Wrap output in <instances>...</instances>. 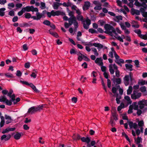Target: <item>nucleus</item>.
<instances>
[{"mask_svg":"<svg viewBox=\"0 0 147 147\" xmlns=\"http://www.w3.org/2000/svg\"><path fill=\"white\" fill-rule=\"evenodd\" d=\"M104 28L106 30L105 33L108 34L111 36H113V34H114L116 32L115 28L110 24H105L104 26Z\"/></svg>","mask_w":147,"mask_h":147,"instance_id":"nucleus-1","label":"nucleus"},{"mask_svg":"<svg viewBox=\"0 0 147 147\" xmlns=\"http://www.w3.org/2000/svg\"><path fill=\"white\" fill-rule=\"evenodd\" d=\"M43 107V105H39L37 107L33 106L28 109V113H31L32 114L34 112H37L42 109Z\"/></svg>","mask_w":147,"mask_h":147,"instance_id":"nucleus-2","label":"nucleus"},{"mask_svg":"<svg viewBox=\"0 0 147 147\" xmlns=\"http://www.w3.org/2000/svg\"><path fill=\"white\" fill-rule=\"evenodd\" d=\"M69 24L71 26L73 24H74L75 29H76L78 26V23L76 21V18L74 16H73V18H69L68 20Z\"/></svg>","mask_w":147,"mask_h":147,"instance_id":"nucleus-3","label":"nucleus"},{"mask_svg":"<svg viewBox=\"0 0 147 147\" xmlns=\"http://www.w3.org/2000/svg\"><path fill=\"white\" fill-rule=\"evenodd\" d=\"M141 96V93L140 92H138L136 90H134L133 93L131 94V97L133 99H138Z\"/></svg>","mask_w":147,"mask_h":147,"instance_id":"nucleus-4","label":"nucleus"},{"mask_svg":"<svg viewBox=\"0 0 147 147\" xmlns=\"http://www.w3.org/2000/svg\"><path fill=\"white\" fill-rule=\"evenodd\" d=\"M138 104L139 105V108L142 109L144 108V106H147V100L142 99L139 101L138 102Z\"/></svg>","mask_w":147,"mask_h":147,"instance_id":"nucleus-5","label":"nucleus"},{"mask_svg":"<svg viewBox=\"0 0 147 147\" xmlns=\"http://www.w3.org/2000/svg\"><path fill=\"white\" fill-rule=\"evenodd\" d=\"M135 1L134 5L137 7H143L146 8V4H145L144 3H140L138 1V0H134Z\"/></svg>","mask_w":147,"mask_h":147,"instance_id":"nucleus-6","label":"nucleus"},{"mask_svg":"<svg viewBox=\"0 0 147 147\" xmlns=\"http://www.w3.org/2000/svg\"><path fill=\"white\" fill-rule=\"evenodd\" d=\"M86 25L84 22H83V26L84 28L86 29H88L89 27V26L91 24V20L89 19H87L86 21Z\"/></svg>","mask_w":147,"mask_h":147,"instance_id":"nucleus-7","label":"nucleus"},{"mask_svg":"<svg viewBox=\"0 0 147 147\" xmlns=\"http://www.w3.org/2000/svg\"><path fill=\"white\" fill-rule=\"evenodd\" d=\"M90 42H89V44H85V45H89L91 47L92 46H94L96 47H97L98 48L100 49L101 48V44L98 43H91Z\"/></svg>","mask_w":147,"mask_h":147,"instance_id":"nucleus-8","label":"nucleus"},{"mask_svg":"<svg viewBox=\"0 0 147 147\" xmlns=\"http://www.w3.org/2000/svg\"><path fill=\"white\" fill-rule=\"evenodd\" d=\"M147 5L146 4V8L141 7L140 9V10L141 12L142 13V15L143 17H147V12H145V9L147 8Z\"/></svg>","mask_w":147,"mask_h":147,"instance_id":"nucleus-9","label":"nucleus"},{"mask_svg":"<svg viewBox=\"0 0 147 147\" xmlns=\"http://www.w3.org/2000/svg\"><path fill=\"white\" fill-rule=\"evenodd\" d=\"M140 10L135 9L133 8H132L131 10V13L133 15H134L135 14H136L137 15H140Z\"/></svg>","mask_w":147,"mask_h":147,"instance_id":"nucleus-10","label":"nucleus"},{"mask_svg":"<svg viewBox=\"0 0 147 147\" xmlns=\"http://www.w3.org/2000/svg\"><path fill=\"white\" fill-rule=\"evenodd\" d=\"M90 3L89 1H86L85 2L84 6L83 7V9L84 11L88 10L90 6Z\"/></svg>","mask_w":147,"mask_h":147,"instance_id":"nucleus-11","label":"nucleus"},{"mask_svg":"<svg viewBox=\"0 0 147 147\" xmlns=\"http://www.w3.org/2000/svg\"><path fill=\"white\" fill-rule=\"evenodd\" d=\"M11 137L10 134H8L7 136L4 134L1 137V140H4L5 141H7L9 140Z\"/></svg>","mask_w":147,"mask_h":147,"instance_id":"nucleus-12","label":"nucleus"},{"mask_svg":"<svg viewBox=\"0 0 147 147\" xmlns=\"http://www.w3.org/2000/svg\"><path fill=\"white\" fill-rule=\"evenodd\" d=\"M129 78H130L129 77V76L128 75H125L123 78L125 82V86H127L129 84Z\"/></svg>","mask_w":147,"mask_h":147,"instance_id":"nucleus-13","label":"nucleus"},{"mask_svg":"<svg viewBox=\"0 0 147 147\" xmlns=\"http://www.w3.org/2000/svg\"><path fill=\"white\" fill-rule=\"evenodd\" d=\"M34 8V7L33 6H27L23 8V9L24 11L25 12L26 11L27 12H30V11H32V9Z\"/></svg>","mask_w":147,"mask_h":147,"instance_id":"nucleus-14","label":"nucleus"},{"mask_svg":"<svg viewBox=\"0 0 147 147\" xmlns=\"http://www.w3.org/2000/svg\"><path fill=\"white\" fill-rule=\"evenodd\" d=\"M23 134L22 133H19L18 132H16V134L14 135V138L16 140H19L21 136V134Z\"/></svg>","mask_w":147,"mask_h":147,"instance_id":"nucleus-15","label":"nucleus"},{"mask_svg":"<svg viewBox=\"0 0 147 147\" xmlns=\"http://www.w3.org/2000/svg\"><path fill=\"white\" fill-rule=\"evenodd\" d=\"M81 140L82 142H86L88 144H89L90 141V139L88 137L86 138L83 137L81 138Z\"/></svg>","mask_w":147,"mask_h":147,"instance_id":"nucleus-16","label":"nucleus"},{"mask_svg":"<svg viewBox=\"0 0 147 147\" xmlns=\"http://www.w3.org/2000/svg\"><path fill=\"white\" fill-rule=\"evenodd\" d=\"M115 76H113V78L111 79L113 81V82L115 81L118 84H120L121 82V78H115Z\"/></svg>","mask_w":147,"mask_h":147,"instance_id":"nucleus-17","label":"nucleus"},{"mask_svg":"<svg viewBox=\"0 0 147 147\" xmlns=\"http://www.w3.org/2000/svg\"><path fill=\"white\" fill-rule=\"evenodd\" d=\"M95 62L101 68V57L97 58L95 60Z\"/></svg>","mask_w":147,"mask_h":147,"instance_id":"nucleus-18","label":"nucleus"},{"mask_svg":"<svg viewBox=\"0 0 147 147\" xmlns=\"http://www.w3.org/2000/svg\"><path fill=\"white\" fill-rule=\"evenodd\" d=\"M125 67L127 69H128L130 71H131L133 70L132 69L133 65L130 64H126Z\"/></svg>","mask_w":147,"mask_h":147,"instance_id":"nucleus-19","label":"nucleus"},{"mask_svg":"<svg viewBox=\"0 0 147 147\" xmlns=\"http://www.w3.org/2000/svg\"><path fill=\"white\" fill-rule=\"evenodd\" d=\"M117 34L116 32L115 34H114V35H113V36L115 37V38H117L120 42H123V39L120 36H117Z\"/></svg>","mask_w":147,"mask_h":147,"instance_id":"nucleus-20","label":"nucleus"},{"mask_svg":"<svg viewBox=\"0 0 147 147\" xmlns=\"http://www.w3.org/2000/svg\"><path fill=\"white\" fill-rule=\"evenodd\" d=\"M51 29H50L48 31L49 33L54 37L56 38H58L59 37V35L56 32H53L51 31Z\"/></svg>","mask_w":147,"mask_h":147,"instance_id":"nucleus-21","label":"nucleus"},{"mask_svg":"<svg viewBox=\"0 0 147 147\" xmlns=\"http://www.w3.org/2000/svg\"><path fill=\"white\" fill-rule=\"evenodd\" d=\"M112 115L113 118V119H114L116 121L118 120L117 114L115 111L112 112Z\"/></svg>","mask_w":147,"mask_h":147,"instance_id":"nucleus-22","label":"nucleus"},{"mask_svg":"<svg viewBox=\"0 0 147 147\" xmlns=\"http://www.w3.org/2000/svg\"><path fill=\"white\" fill-rule=\"evenodd\" d=\"M77 20L79 21H81L82 22H85V21L84 20V18L82 15H78L77 16Z\"/></svg>","mask_w":147,"mask_h":147,"instance_id":"nucleus-23","label":"nucleus"},{"mask_svg":"<svg viewBox=\"0 0 147 147\" xmlns=\"http://www.w3.org/2000/svg\"><path fill=\"white\" fill-rule=\"evenodd\" d=\"M5 9H6L4 7L0 8V16H4L5 13L4 11Z\"/></svg>","mask_w":147,"mask_h":147,"instance_id":"nucleus-24","label":"nucleus"},{"mask_svg":"<svg viewBox=\"0 0 147 147\" xmlns=\"http://www.w3.org/2000/svg\"><path fill=\"white\" fill-rule=\"evenodd\" d=\"M124 99L127 101L129 104H131L132 103V101L131 100L130 97L128 96H125L124 97Z\"/></svg>","mask_w":147,"mask_h":147,"instance_id":"nucleus-25","label":"nucleus"},{"mask_svg":"<svg viewBox=\"0 0 147 147\" xmlns=\"http://www.w3.org/2000/svg\"><path fill=\"white\" fill-rule=\"evenodd\" d=\"M7 99L5 96L3 95L1 96V97L0 96V102H5Z\"/></svg>","mask_w":147,"mask_h":147,"instance_id":"nucleus-26","label":"nucleus"},{"mask_svg":"<svg viewBox=\"0 0 147 147\" xmlns=\"http://www.w3.org/2000/svg\"><path fill=\"white\" fill-rule=\"evenodd\" d=\"M56 16H58L59 15L64 16L65 15V13L61 11H56Z\"/></svg>","mask_w":147,"mask_h":147,"instance_id":"nucleus-27","label":"nucleus"},{"mask_svg":"<svg viewBox=\"0 0 147 147\" xmlns=\"http://www.w3.org/2000/svg\"><path fill=\"white\" fill-rule=\"evenodd\" d=\"M132 89V87L131 86H129L128 89L127 90V95H129L131 93Z\"/></svg>","mask_w":147,"mask_h":147,"instance_id":"nucleus-28","label":"nucleus"},{"mask_svg":"<svg viewBox=\"0 0 147 147\" xmlns=\"http://www.w3.org/2000/svg\"><path fill=\"white\" fill-rule=\"evenodd\" d=\"M57 3V2H54L52 5V6L53 9L56 10L58 9L59 7V5H58Z\"/></svg>","mask_w":147,"mask_h":147,"instance_id":"nucleus-29","label":"nucleus"},{"mask_svg":"<svg viewBox=\"0 0 147 147\" xmlns=\"http://www.w3.org/2000/svg\"><path fill=\"white\" fill-rule=\"evenodd\" d=\"M137 103L136 102H134L133 103V105L134 106V109L135 110H137L138 109L139 107L138 105L139 106V105H137Z\"/></svg>","mask_w":147,"mask_h":147,"instance_id":"nucleus-30","label":"nucleus"},{"mask_svg":"<svg viewBox=\"0 0 147 147\" xmlns=\"http://www.w3.org/2000/svg\"><path fill=\"white\" fill-rule=\"evenodd\" d=\"M114 120V119H113L112 117H111L110 123L112 127H113L116 124Z\"/></svg>","mask_w":147,"mask_h":147,"instance_id":"nucleus-31","label":"nucleus"},{"mask_svg":"<svg viewBox=\"0 0 147 147\" xmlns=\"http://www.w3.org/2000/svg\"><path fill=\"white\" fill-rule=\"evenodd\" d=\"M135 140L136 141V144H139L142 141V139L141 137H138L136 139V138H135Z\"/></svg>","mask_w":147,"mask_h":147,"instance_id":"nucleus-32","label":"nucleus"},{"mask_svg":"<svg viewBox=\"0 0 147 147\" xmlns=\"http://www.w3.org/2000/svg\"><path fill=\"white\" fill-rule=\"evenodd\" d=\"M119 95L118 93H117L116 95V100L117 101V103L118 104H119L120 102V99H121V96H120L119 98H118Z\"/></svg>","mask_w":147,"mask_h":147,"instance_id":"nucleus-33","label":"nucleus"},{"mask_svg":"<svg viewBox=\"0 0 147 147\" xmlns=\"http://www.w3.org/2000/svg\"><path fill=\"white\" fill-rule=\"evenodd\" d=\"M139 37L142 39H144V40H147V34H146L145 35H140L139 36Z\"/></svg>","mask_w":147,"mask_h":147,"instance_id":"nucleus-34","label":"nucleus"},{"mask_svg":"<svg viewBox=\"0 0 147 147\" xmlns=\"http://www.w3.org/2000/svg\"><path fill=\"white\" fill-rule=\"evenodd\" d=\"M109 70L111 74H113L114 73V70L113 69V67L111 65H110L109 66Z\"/></svg>","mask_w":147,"mask_h":147,"instance_id":"nucleus-35","label":"nucleus"},{"mask_svg":"<svg viewBox=\"0 0 147 147\" xmlns=\"http://www.w3.org/2000/svg\"><path fill=\"white\" fill-rule=\"evenodd\" d=\"M133 106L132 105H130L129 107V109L128 110L127 113L128 114H131L133 112Z\"/></svg>","mask_w":147,"mask_h":147,"instance_id":"nucleus-36","label":"nucleus"},{"mask_svg":"<svg viewBox=\"0 0 147 147\" xmlns=\"http://www.w3.org/2000/svg\"><path fill=\"white\" fill-rule=\"evenodd\" d=\"M37 20H40L42 17V16H41V14L39 12H37L36 13Z\"/></svg>","mask_w":147,"mask_h":147,"instance_id":"nucleus-37","label":"nucleus"},{"mask_svg":"<svg viewBox=\"0 0 147 147\" xmlns=\"http://www.w3.org/2000/svg\"><path fill=\"white\" fill-rule=\"evenodd\" d=\"M124 104L123 103H121V105L119 106L117 108V111H120L124 107Z\"/></svg>","mask_w":147,"mask_h":147,"instance_id":"nucleus-38","label":"nucleus"},{"mask_svg":"<svg viewBox=\"0 0 147 147\" xmlns=\"http://www.w3.org/2000/svg\"><path fill=\"white\" fill-rule=\"evenodd\" d=\"M115 62L117 63V62H118L120 63H124V60L121 59H118L115 60Z\"/></svg>","mask_w":147,"mask_h":147,"instance_id":"nucleus-39","label":"nucleus"},{"mask_svg":"<svg viewBox=\"0 0 147 147\" xmlns=\"http://www.w3.org/2000/svg\"><path fill=\"white\" fill-rule=\"evenodd\" d=\"M43 24L48 26H50L51 22L50 21L47 20H45L43 22Z\"/></svg>","mask_w":147,"mask_h":147,"instance_id":"nucleus-40","label":"nucleus"},{"mask_svg":"<svg viewBox=\"0 0 147 147\" xmlns=\"http://www.w3.org/2000/svg\"><path fill=\"white\" fill-rule=\"evenodd\" d=\"M134 32L137 34L138 36L139 37V36L140 35H142L141 34V30L140 29H136L134 30Z\"/></svg>","mask_w":147,"mask_h":147,"instance_id":"nucleus-41","label":"nucleus"},{"mask_svg":"<svg viewBox=\"0 0 147 147\" xmlns=\"http://www.w3.org/2000/svg\"><path fill=\"white\" fill-rule=\"evenodd\" d=\"M5 75L7 77L9 78H13V76L12 74L9 73H6L5 74Z\"/></svg>","mask_w":147,"mask_h":147,"instance_id":"nucleus-42","label":"nucleus"},{"mask_svg":"<svg viewBox=\"0 0 147 147\" xmlns=\"http://www.w3.org/2000/svg\"><path fill=\"white\" fill-rule=\"evenodd\" d=\"M12 101L11 100H8V99L5 102L6 104L8 106H11L12 104Z\"/></svg>","mask_w":147,"mask_h":147,"instance_id":"nucleus-43","label":"nucleus"},{"mask_svg":"<svg viewBox=\"0 0 147 147\" xmlns=\"http://www.w3.org/2000/svg\"><path fill=\"white\" fill-rule=\"evenodd\" d=\"M89 32L91 34L97 33V31L96 30L92 28H90L88 30Z\"/></svg>","mask_w":147,"mask_h":147,"instance_id":"nucleus-44","label":"nucleus"},{"mask_svg":"<svg viewBox=\"0 0 147 147\" xmlns=\"http://www.w3.org/2000/svg\"><path fill=\"white\" fill-rule=\"evenodd\" d=\"M115 18L117 20H115L117 22H118L119 20H122V17L121 16H116Z\"/></svg>","mask_w":147,"mask_h":147,"instance_id":"nucleus-45","label":"nucleus"},{"mask_svg":"<svg viewBox=\"0 0 147 147\" xmlns=\"http://www.w3.org/2000/svg\"><path fill=\"white\" fill-rule=\"evenodd\" d=\"M81 137L79 134L75 135L74 137H73L74 139L76 140H79L81 139Z\"/></svg>","mask_w":147,"mask_h":147,"instance_id":"nucleus-46","label":"nucleus"},{"mask_svg":"<svg viewBox=\"0 0 147 147\" xmlns=\"http://www.w3.org/2000/svg\"><path fill=\"white\" fill-rule=\"evenodd\" d=\"M129 77L130 80L131 82H132L134 81V79L133 78V74L131 72H129Z\"/></svg>","mask_w":147,"mask_h":147,"instance_id":"nucleus-47","label":"nucleus"},{"mask_svg":"<svg viewBox=\"0 0 147 147\" xmlns=\"http://www.w3.org/2000/svg\"><path fill=\"white\" fill-rule=\"evenodd\" d=\"M140 90L142 92H144L146 91V88L145 86H142L140 88Z\"/></svg>","mask_w":147,"mask_h":147,"instance_id":"nucleus-48","label":"nucleus"},{"mask_svg":"<svg viewBox=\"0 0 147 147\" xmlns=\"http://www.w3.org/2000/svg\"><path fill=\"white\" fill-rule=\"evenodd\" d=\"M134 63L137 67H139V61L138 60H136L134 61Z\"/></svg>","mask_w":147,"mask_h":147,"instance_id":"nucleus-49","label":"nucleus"},{"mask_svg":"<svg viewBox=\"0 0 147 147\" xmlns=\"http://www.w3.org/2000/svg\"><path fill=\"white\" fill-rule=\"evenodd\" d=\"M25 18L27 19H29L31 18V15L29 13H26L25 14Z\"/></svg>","mask_w":147,"mask_h":147,"instance_id":"nucleus-50","label":"nucleus"},{"mask_svg":"<svg viewBox=\"0 0 147 147\" xmlns=\"http://www.w3.org/2000/svg\"><path fill=\"white\" fill-rule=\"evenodd\" d=\"M24 12V11L23 9V8H22L21 10L18 13V15L20 16H21Z\"/></svg>","mask_w":147,"mask_h":147,"instance_id":"nucleus-51","label":"nucleus"},{"mask_svg":"<svg viewBox=\"0 0 147 147\" xmlns=\"http://www.w3.org/2000/svg\"><path fill=\"white\" fill-rule=\"evenodd\" d=\"M94 9L95 10H100L101 9V5L99 4L96 5L94 7Z\"/></svg>","mask_w":147,"mask_h":147,"instance_id":"nucleus-52","label":"nucleus"},{"mask_svg":"<svg viewBox=\"0 0 147 147\" xmlns=\"http://www.w3.org/2000/svg\"><path fill=\"white\" fill-rule=\"evenodd\" d=\"M30 66V63L29 62L26 63L24 65V67L26 68H28Z\"/></svg>","mask_w":147,"mask_h":147,"instance_id":"nucleus-53","label":"nucleus"},{"mask_svg":"<svg viewBox=\"0 0 147 147\" xmlns=\"http://www.w3.org/2000/svg\"><path fill=\"white\" fill-rule=\"evenodd\" d=\"M144 125V122L143 120L139 121L138 123V125L141 127H142Z\"/></svg>","mask_w":147,"mask_h":147,"instance_id":"nucleus-54","label":"nucleus"},{"mask_svg":"<svg viewBox=\"0 0 147 147\" xmlns=\"http://www.w3.org/2000/svg\"><path fill=\"white\" fill-rule=\"evenodd\" d=\"M8 14L11 16H13L15 15L14 12L13 10H11L9 12Z\"/></svg>","mask_w":147,"mask_h":147,"instance_id":"nucleus-55","label":"nucleus"},{"mask_svg":"<svg viewBox=\"0 0 147 147\" xmlns=\"http://www.w3.org/2000/svg\"><path fill=\"white\" fill-rule=\"evenodd\" d=\"M101 70L102 72H106V68L105 67L103 66V63L102 62Z\"/></svg>","mask_w":147,"mask_h":147,"instance_id":"nucleus-56","label":"nucleus"},{"mask_svg":"<svg viewBox=\"0 0 147 147\" xmlns=\"http://www.w3.org/2000/svg\"><path fill=\"white\" fill-rule=\"evenodd\" d=\"M22 75V72L20 70H17L16 73V76L18 77H20Z\"/></svg>","mask_w":147,"mask_h":147,"instance_id":"nucleus-57","label":"nucleus"},{"mask_svg":"<svg viewBox=\"0 0 147 147\" xmlns=\"http://www.w3.org/2000/svg\"><path fill=\"white\" fill-rule=\"evenodd\" d=\"M128 122L130 128H132L133 127V125L134 124L133 122L131 121H128Z\"/></svg>","mask_w":147,"mask_h":147,"instance_id":"nucleus-58","label":"nucleus"},{"mask_svg":"<svg viewBox=\"0 0 147 147\" xmlns=\"http://www.w3.org/2000/svg\"><path fill=\"white\" fill-rule=\"evenodd\" d=\"M107 84L108 87L110 88L111 87V83L110 80L109 79L107 80Z\"/></svg>","mask_w":147,"mask_h":147,"instance_id":"nucleus-59","label":"nucleus"},{"mask_svg":"<svg viewBox=\"0 0 147 147\" xmlns=\"http://www.w3.org/2000/svg\"><path fill=\"white\" fill-rule=\"evenodd\" d=\"M138 83L141 85H143L146 84V82L144 80H142L141 81L139 82Z\"/></svg>","mask_w":147,"mask_h":147,"instance_id":"nucleus-60","label":"nucleus"},{"mask_svg":"<svg viewBox=\"0 0 147 147\" xmlns=\"http://www.w3.org/2000/svg\"><path fill=\"white\" fill-rule=\"evenodd\" d=\"M141 109H138V110H137V113L138 116L140 115L142 113V111L141 110Z\"/></svg>","mask_w":147,"mask_h":147,"instance_id":"nucleus-61","label":"nucleus"},{"mask_svg":"<svg viewBox=\"0 0 147 147\" xmlns=\"http://www.w3.org/2000/svg\"><path fill=\"white\" fill-rule=\"evenodd\" d=\"M20 100V99L19 97L17 98L15 100V101H14L13 102V104H16L17 102H19Z\"/></svg>","mask_w":147,"mask_h":147,"instance_id":"nucleus-62","label":"nucleus"},{"mask_svg":"<svg viewBox=\"0 0 147 147\" xmlns=\"http://www.w3.org/2000/svg\"><path fill=\"white\" fill-rule=\"evenodd\" d=\"M41 6L42 8H41V9H43L45 8V3L41 2L40 3Z\"/></svg>","mask_w":147,"mask_h":147,"instance_id":"nucleus-63","label":"nucleus"},{"mask_svg":"<svg viewBox=\"0 0 147 147\" xmlns=\"http://www.w3.org/2000/svg\"><path fill=\"white\" fill-rule=\"evenodd\" d=\"M91 75H92L94 77H96L98 75V74L96 72L93 71L91 73Z\"/></svg>","mask_w":147,"mask_h":147,"instance_id":"nucleus-64","label":"nucleus"}]
</instances>
